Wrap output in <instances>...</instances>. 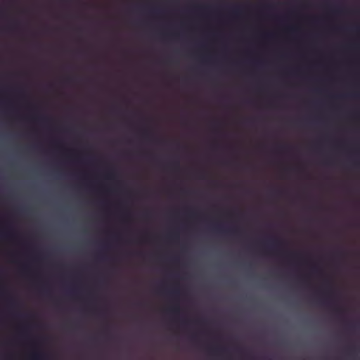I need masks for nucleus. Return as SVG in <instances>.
<instances>
[{"label": "nucleus", "mask_w": 360, "mask_h": 360, "mask_svg": "<svg viewBox=\"0 0 360 360\" xmlns=\"http://www.w3.org/2000/svg\"><path fill=\"white\" fill-rule=\"evenodd\" d=\"M319 303H320V304H327V302H319Z\"/></svg>", "instance_id": "obj_16"}, {"label": "nucleus", "mask_w": 360, "mask_h": 360, "mask_svg": "<svg viewBox=\"0 0 360 360\" xmlns=\"http://www.w3.org/2000/svg\"><path fill=\"white\" fill-rule=\"evenodd\" d=\"M4 236L6 238H12L13 236V235L9 231H6V233H4Z\"/></svg>", "instance_id": "obj_10"}, {"label": "nucleus", "mask_w": 360, "mask_h": 360, "mask_svg": "<svg viewBox=\"0 0 360 360\" xmlns=\"http://www.w3.org/2000/svg\"><path fill=\"white\" fill-rule=\"evenodd\" d=\"M170 311L174 314H179L180 313V308L178 305H174L170 309Z\"/></svg>", "instance_id": "obj_5"}, {"label": "nucleus", "mask_w": 360, "mask_h": 360, "mask_svg": "<svg viewBox=\"0 0 360 360\" xmlns=\"http://www.w3.org/2000/svg\"><path fill=\"white\" fill-rule=\"evenodd\" d=\"M170 293L176 297L177 295H179V288L177 286H175L171 291H170Z\"/></svg>", "instance_id": "obj_7"}, {"label": "nucleus", "mask_w": 360, "mask_h": 360, "mask_svg": "<svg viewBox=\"0 0 360 360\" xmlns=\"http://www.w3.org/2000/svg\"><path fill=\"white\" fill-rule=\"evenodd\" d=\"M215 229L217 231H218L220 233H226V234H230V235H237L239 231L238 229H228V230H226V229H222L221 226H215Z\"/></svg>", "instance_id": "obj_2"}, {"label": "nucleus", "mask_w": 360, "mask_h": 360, "mask_svg": "<svg viewBox=\"0 0 360 360\" xmlns=\"http://www.w3.org/2000/svg\"><path fill=\"white\" fill-rule=\"evenodd\" d=\"M342 11L340 9H333V13H340Z\"/></svg>", "instance_id": "obj_12"}, {"label": "nucleus", "mask_w": 360, "mask_h": 360, "mask_svg": "<svg viewBox=\"0 0 360 360\" xmlns=\"http://www.w3.org/2000/svg\"><path fill=\"white\" fill-rule=\"evenodd\" d=\"M279 244H281V241L278 240H274L271 242V245H279Z\"/></svg>", "instance_id": "obj_11"}, {"label": "nucleus", "mask_w": 360, "mask_h": 360, "mask_svg": "<svg viewBox=\"0 0 360 360\" xmlns=\"http://www.w3.org/2000/svg\"><path fill=\"white\" fill-rule=\"evenodd\" d=\"M46 355L43 352L35 351L32 354V359L34 360H44Z\"/></svg>", "instance_id": "obj_4"}, {"label": "nucleus", "mask_w": 360, "mask_h": 360, "mask_svg": "<svg viewBox=\"0 0 360 360\" xmlns=\"http://www.w3.org/2000/svg\"><path fill=\"white\" fill-rule=\"evenodd\" d=\"M354 30L355 31H359V27L357 26H356V27H354Z\"/></svg>", "instance_id": "obj_15"}, {"label": "nucleus", "mask_w": 360, "mask_h": 360, "mask_svg": "<svg viewBox=\"0 0 360 360\" xmlns=\"http://www.w3.org/2000/svg\"><path fill=\"white\" fill-rule=\"evenodd\" d=\"M359 349L357 347H352L348 349L347 355L350 360H359Z\"/></svg>", "instance_id": "obj_1"}, {"label": "nucleus", "mask_w": 360, "mask_h": 360, "mask_svg": "<svg viewBox=\"0 0 360 360\" xmlns=\"http://www.w3.org/2000/svg\"><path fill=\"white\" fill-rule=\"evenodd\" d=\"M107 177L109 179H113L115 176V170L112 169H110L107 171L106 172Z\"/></svg>", "instance_id": "obj_6"}, {"label": "nucleus", "mask_w": 360, "mask_h": 360, "mask_svg": "<svg viewBox=\"0 0 360 360\" xmlns=\"http://www.w3.org/2000/svg\"><path fill=\"white\" fill-rule=\"evenodd\" d=\"M21 271L24 273V274H27L28 273L29 271V268H28V266L26 265V264H24L21 267Z\"/></svg>", "instance_id": "obj_8"}, {"label": "nucleus", "mask_w": 360, "mask_h": 360, "mask_svg": "<svg viewBox=\"0 0 360 360\" xmlns=\"http://www.w3.org/2000/svg\"><path fill=\"white\" fill-rule=\"evenodd\" d=\"M238 11H239V9H238V8H237V9H235V10L233 11V13H236V14H237V13H238Z\"/></svg>", "instance_id": "obj_14"}, {"label": "nucleus", "mask_w": 360, "mask_h": 360, "mask_svg": "<svg viewBox=\"0 0 360 360\" xmlns=\"http://www.w3.org/2000/svg\"><path fill=\"white\" fill-rule=\"evenodd\" d=\"M266 37H271V34H267Z\"/></svg>", "instance_id": "obj_18"}, {"label": "nucleus", "mask_w": 360, "mask_h": 360, "mask_svg": "<svg viewBox=\"0 0 360 360\" xmlns=\"http://www.w3.org/2000/svg\"><path fill=\"white\" fill-rule=\"evenodd\" d=\"M34 120H38L41 121H47L49 119L46 117H33Z\"/></svg>", "instance_id": "obj_9"}, {"label": "nucleus", "mask_w": 360, "mask_h": 360, "mask_svg": "<svg viewBox=\"0 0 360 360\" xmlns=\"http://www.w3.org/2000/svg\"><path fill=\"white\" fill-rule=\"evenodd\" d=\"M152 12H153V13H158V10L153 9V10H152Z\"/></svg>", "instance_id": "obj_13"}, {"label": "nucleus", "mask_w": 360, "mask_h": 360, "mask_svg": "<svg viewBox=\"0 0 360 360\" xmlns=\"http://www.w3.org/2000/svg\"><path fill=\"white\" fill-rule=\"evenodd\" d=\"M224 351V349L219 347H212L209 348L210 353L215 356H220Z\"/></svg>", "instance_id": "obj_3"}, {"label": "nucleus", "mask_w": 360, "mask_h": 360, "mask_svg": "<svg viewBox=\"0 0 360 360\" xmlns=\"http://www.w3.org/2000/svg\"><path fill=\"white\" fill-rule=\"evenodd\" d=\"M172 236H173L174 238H176V237H177V236H176V234H174Z\"/></svg>", "instance_id": "obj_17"}]
</instances>
